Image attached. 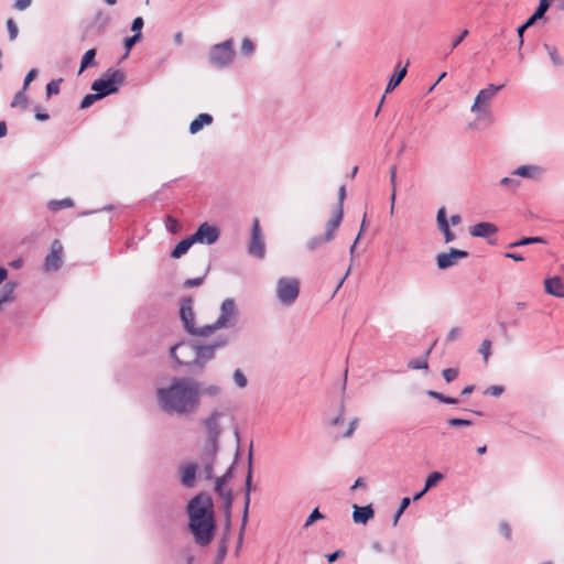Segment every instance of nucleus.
I'll use <instances>...</instances> for the list:
<instances>
[{"label":"nucleus","instance_id":"nucleus-52","mask_svg":"<svg viewBox=\"0 0 564 564\" xmlns=\"http://www.w3.org/2000/svg\"><path fill=\"white\" fill-rule=\"evenodd\" d=\"M458 373L457 368H446L442 371L443 378L447 383L453 382L458 377Z\"/></svg>","mask_w":564,"mask_h":564},{"label":"nucleus","instance_id":"nucleus-35","mask_svg":"<svg viewBox=\"0 0 564 564\" xmlns=\"http://www.w3.org/2000/svg\"><path fill=\"white\" fill-rule=\"evenodd\" d=\"M426 394L433 399L438 400L442 403H445V404H457L458 403V399L453 398V397H447L437 391L429 390L426 392Z\"/></svg>","mask_w":564,"mask_h":564},{"label":"nucleus","instance_id":"nucleus-13","mask_svg":"<svg viewBox=\"0 0 564 564\" xmlns=\"http://www.w3.org/2000/svg\"><path fill=\"white\" fill-rule=\"evenodd\" d=\"M63 245L59 240H54L50 253L45 257L43 270L46 273L56 272L63 264Z\"/></svg>","mask_w":564,"mask_h":564},{"label":"nucleus","instance_id":"nucleus-63","mask_svg":"<svg viewBox=\"0 0 564 564\" xmlns=\"http://www.w3.org/2000/svg\"><path fill=\"white\" fill-rule=\"evenodd\" d=\"M32 3V0H15L14 8L17 10L23 11L28 9Z\"/></svg>","mask_w":564,"mask_h":564},{"label":"nucleus","instance_id":"nucleus-8","mask_svg":"<svg viewBox=\"0 0 564 564\" xmlns=\"http://www.w3.org/2000/svg\"><path fill=\"white\" fill-rule=\"evenodd\" d=\"M245 488H246L245 498H243L245 503H243L241 527H240L239 536H238V546H240L242 543L245 528L248 522L250 495H251V490H252V444L250 445L249 455H248V473L246 476Z\"/></svg>","mask_w":564,"mask_h":564},{"label":"nucleus","instance_id":"nucleus-22","mask_svg":"<svg viewBox=\"0 0 564 564\" xmlns=\"http://www.w3.org/2000/svg\"><path fill=\"white\" fill-rule=\"evenodd\" d=\"M352 520L355 523L366 524L375 517V510L371 505L364 507L354 505Z\"/></svg>","mask_w":564,"mask_h":564},{"label":"nucleus","instance_id":"nucleus-16","mask_svg":"<svg viewBox=\"0 0 564 564\" xmlns=\"http://www.w3.org/2000/svg\"><path fill=\"white\" fill-rule=\"evenodd\" d=\"M224 416V413L220 411H213L210 415L204 421V425L207 432V438L210 441H218L221 427L219 424L220 419Z\"/></svg>","mask_w":564,"mask_h":564},{"label":"nucleus","instance_id":"nucleus-23","mask_svg":"<svg viewBox=\"0 0 564 564\" xmlns=\"http://www.w3.org/2000/svg\"><path fill=\"white\" fill-rule=\"evenodd\" d=\"M344 217V209L337 208L335 213L333 214L332 218L326 224V231L324 235H326V239L333 240L335 238V231L338 229L343 221Z\"/></svg>","mask_w":564,"mask_h":564},{"label":"nucleus","instance_id":"nucleus-56","mask_svg":"<svg viewBox=\"0 0 564 564\" xmlns=\"http://www.w3.org/2000/svg\"><path fill=\"white\" fill-rule=\"evenodd\" d=\"M143 25H144L143 18L137 17L135 19H133V21L131 23V31L133 32V34H142L141 31L143 29Z\"/></svg>","mask_w":564,"mask_h":564},{"label":"nucleus","instance_id":"nucleus-43","mask_svg":"<svg viewBox=\"0 0 564 564\" xmlns=\"http://www.w3.org/2000/svg\"><path fill=\"white\" fill-rule=\"evenodd\" d=\"M74 205L73 200L70 198H64L61 200H51L48 203L50 209L57 210L62 208H68Z\"/></svg>","mask_w":564,"mask_h":564},{"label":"nucleus","instance_id":"nucleus-64","mask_svg":"<svg viewBox=\"0 0 564 564\" xmlns=\"http://www.w3.org/2000/svg\"><path fill=\"white\" fill-rule=\"evenodd\" d=\"M390 184H391V188H397V166L395 165H392L390 167Z\"/></svg>","mask_w":564,"mask_h":564},{"label":"nucleus","instance_id":"nucleus-24","mask_svg":"<svg viewBox=\"0 0 564 564\" xmlns=\"http://www.w3.org/2000/svg\"><path fill=\"white\" fill-rule=\"evenodd\" d=\"M512 174L530 180H536L543 174V169L538 165H521L517 167Z\"/></svg>","mask_w":564,"mask_h":564},{"label":"nucleus","instance_id":"nucleus-50","mask_svg":"<svg viewBox=\"0 0 564 564\" xmlns=\"http://www.w3.org/2000/svg\"><path fill=\"white\" fill-rule=\"evenodd\" d=\"M7 29L9 32V40L14 41L18 37L19 29L13 19L10 18L7 20Z\"/></svg>","mask_w":564,"mask_h":564},{"label":"nucleus","instance_id":"nucleus-7","mask_svg":"<svg viewBox=\"0 0 564 564\" xmlns=\"http://www.w3.org/2000/svg\"><path fill=\"white\" fill-rule=\"evenodd\" d=\"M227 343L228 340L226 338H218L210 344H202L199 340H197L194 369L203 370L207 362L215 358L216 351L220 348H224Z\"/></svg>","mask_w":564,"mask_h":564},{"label":"nucleus","instance_id":"nucleus-48","mask_svg":"<svg viewBox=\"0 0 564 564\" xmlns=\"http://www.w3.org/2000/svg\"><path fill=\"white\" fill-rule=\"evenodd\" d=\"M446 424L449 427H464L473 425V421L467 419L452 417L446 421Z\"/></svg>","mask_w":564,"mask_h":564},{"label":"nucleus","instance_id":"nucleus-36","mask_svg":"<svg viewBox=\"0 0 564 564\" xmlns=\"http://www.w3.org/2000/svg\"><path fill=\"white\" fill-rule=\"evenodd\" d=\"M543 47H544V48H545V51L547 52V54H549V56H550V58H551V61H552V63H553V65H554V66H557V67H558V66H562V65H563V59H562V57L558 55L557 50H556L554 46H552V45H550V44H547V43H544V44H543Z\"/></svg>","mask_w":564,"mask_h":564},{"label":"nucleus","instance_id":"nucleus-1","mask_svg":"<svg viewBox=\"0 0 564 564\" xmlns=\"http://www.w3.org/2000/svg\"><path fill=\"white\" fill-rule=\"evenodd\" d=\"M156 395L164 412L191 414L200 403V382L192 378H174L169 387L158 389Z\"/></svg>","mask_w":564,"mask_h":564},{"label":"nucleus","instance_id":"nucleus-47","mask_svg":"<svg viewBox=\"0 0 564 564\" xmlns=\"http://www.w3.org/2000/svg\"><path fill=\"white\" fill-rule=\"evenodd\" d=\"M478 350L482 355L485 364H487L491 355V341L489 339L482 340Z\"/></svg>","mask_w":564,"mask_h":564},{"label":"nucleus","instance_id":"nucleus-61","mask_svg":"<svg viewBox=\"0 0 564 564\" xmlns=\"http://www.w3.org/2000/svg\"><path fill=\"white\" fill-rule=\"evenodd\" d=\"M37 76V69L32 68L25 76L24 83H23V90H26L30 83Z\"/></svg>","mask_w":564,"mask_h":564},{"label":"nucleus","instance_id":"nucleus-5","mask_svg":"<svg viewBox=\"0 0 564 564\" xmlns=\"http://www.w3.org/2000/svg\"><path fill=\"white\" fill-rule=\"evenodd\" d=\"M276 299L285 307L292 306L300 294V281L296 278L281 276L276 281Z\"/></svg>","mask_w":564,"mask_h":564},{"label":"nucleus","instance_id":"nucleus-58","mask_svg":"<svg viewBox=\"0 0 564 564\" xmlns=\"http://www.w3.org/2000/svg\"><path fill=\"white\" fill-rule=\"evenodd\" d=\"M532 25L533 24H530L529 23V19H528L522 25H520L517 29V34H518V37H519V50H521L522 46H523V34H524L525 30L529 29Z\"/></svg>","mask_w":564,"mask_h":564},{"label":"nucleus","instance_id":"nucleus-11","mask_svg":"<svg viewBox=\"0 0 564 564\" xmlns=\"http://www.w3.org/2000/svg\"><path fill=\"white\" fill-rule=\"evenodd\" d=\"M191 236L195 243L210 246L214 245L219 239L220 230L215 225L203 223Z\"/></svg>","mask_w":564,"mask_h":564},{"label":"nucleus","instance_id":"nucleus-49","mask_svg":"<svg viewBox=\"0 0 564 564\" xmlns=\"http://www.w3.org/2000/svg\"><path fill=\"white\" fill-rule=\"evenodd\" d=\"M63 82L62 78L53 79L46 85V96L51 97L53 95H57L59 93V85Z\"/></svg>","mask_w":564,"mask_h":564},{"label":"nucleus","instance_id":"nucleus-62","mask_svg":"<svg viewBox=\"0 0 564 564\" xmlns=\"http://www.w3.org/2000/svg\"><path fill=\"white\" fill-rule=\"evenodd\" d=\"M460 335V328L459 327H453L447 334L446 340L447 341H454L458 338Z\"/></svg>","mask_w":564,"mask_h":564},{"label":"nucleus","instance_id":"nucleus-30","mask_svg":"<svg viewBox=\"0 0 564 564\" xmlns=\"http://www.w3.org/2000/svg\"><path fill=\"white\" fill-rule=\"evenodd\" d=\"M228 535L227 531H225L224 536L219 541V546L217 551V555L215 558V564H223L227 552H228Z\"/></svg>","mask_w":564,"mask_h":564},{"label":"nucleus","instance_id":"nucleus-4","mask_svg":"<svg viewBox=\"0 0 564 564\" xmlns=\"http://www.w3.org/2000/svg\"><path fill=\"white\" fill-rule=\"evenodd\" d=\"M126 75L121 69H108L102 78H98L91 84V89L105 98L117 93Z\"/></svg>","mask_w":564,"mask_h":564},{"label":"nucleus","instance_id":"nucleus-41","mask_svg":"<svg viewBox=\"0 0 564 564\" xmlns=\"http://www.w3.org/2000/svg\"><path fill=\"white\" fill-rule=\"evenodd\" d=\"M110 18L102 11H98L95 15V23L98 25V31L102 32L109 24Z\"/></svg>","mask_w":564,"mask_h":564},{"label":"nucleus","instance_id":"nucleus-42","mask_svg":"<svg viewBox=\"0 0 564 564\" xmlns=\"http://www.w3.org/2000/svg\"><path fill=\"white\" fill-rule=\"evenodd\" d=\"M25 90H21V91H18L14 97H13V100L11 102V107L15 108V107H22V108H26L28 107V97L26 95L24 94Z\"/></svg>","mask_w":564,"mask_h":564},{"label":"nucleus","instance_id":"nucleus-12","mask_svg":"<svg viewBox=\"0 0 564 564\" xmlns=\"http://www.w3.org/2000/svg\"><path fill=\"white\" fill-rule=\"evenodd\" d=\"M503 88V85L496 86L494 84L488 85V87L481 89L471 106V111L476 113H486V106L491 101L495 95Z\"/></svg>","mask_w":564,"mask_h":564},{"label":"nucleus","instance_id":"nucleus-44","mask_svg":"<svg viewBox=\"0 0 564 564\" xmlns=\"http://www.w3.org/2000/svg\"><path fill=\"white\" fill-rule=\"evenodd\" d=\"M142 39V34H133L129 37H126L124 41H123V46L126 48V54L124 56H127L131 48L141 41Z\"/></svg>","mask_w":564,"mask_h":564},{"label":"nucleus","instance_id":"nucleus-53","mask_svg":"<svg viewBox=\"0 0 564 564\" xmlns=\"http://www.w3.org/2000/svg\"><path fill=\"white\" fill-rule=\"evenodd\" d=\"M254 52V44L248 37H245L241 42V53L243 55H251Z\"/></svg>","mask_w":564,"mask_h":564},{"label":"nucleus","instance_id":"nucleus-28","mask_svg":"<svg viewBox=\"0 0 564 564\" xmlns=\"http://www.w3.org/2000/svg\"><path fill=\"white\" fill-rule=\"evenodd\" d=\"M218 452V441H210L207 438V443L202 452L203 460H215L216 454Z\"/></svg>","mask_w":564,"mask_h":564},{"label":"nucleus","instance_id":"nucleus-18","mask_svg":"<svg viewBox=\"0 0 564 564\" xmlns=\"http://www.w3.org/2000/svg\"><path fill=\"white\" fill-rule=\"evenodd\" d=\"M181 484L185 488H193L196 482L197 465L195 463H187L180 466Z\"/></svg>","mask_w":564,"mask_h":564},{"label":"nucleus","instance_id":"nucleus-25","mask_svg":"<svg viewBox=\"0 0 564 564\" xmlns=\"http://www.w3.org/2000/svg\"><path fill=\"white\" fill-rule=\"evenodd\" d=\"M214 121V118L209 113H199L191 123L188 127V131L191 134L198 133L205 126L212 124Z\"/></svg>","mask_w":564,"mask_h":564},{"label":"nucleus","instance_id":"nucleus-20","mask_svg":"<svg viewBox=\"0 0 564 564\" xmlns=\"http://www.w3.org/2000/svg\"><path fill=\"white\" fill-rule=\"evenodd\" d=\"M545 293L564 299V283L558 275H554L544 280Z\"/></svg>","mask_w":564,"mask_h":564},{"label":"nucleus","instance_id":"nucleus-60","mask_svg":"<svg viewBox=\"0 0 564 564\" xmlns=\"http://www.w3.org/2000/svg\"><path fill=\"white\" fill-rule=\"evenodd\" d=\"M500 184L511 189H516L520 185V182L517 178L503 177L500 180Z\"/></svg>","mask_w":564,"mask_h":564},{"label":"nucleus","instance_id":"nucleus-55","mask_svg":"<svg viewBox=\"0 0 564 564\" xmlns=\"http://www.w3.org/2000/svg\"><path fill=\"white\" fill-rule=\"evenodd\" d=\"M468 33H469V32H468V30H467V29H465V30H463V31L460 32V34H459V35H457V36L453 40V42H452V44H451V47H449V51H448V53L446 54V56H447V55H448L453 50H455V48H456V47H457V46H458V45H459V44L465 40V37L468 35Z\"/></svg>","mask_w":564,"mask_h":564},{"label":"nucleus","instance_id":"nucleus-9","mask_svg":"<svg viewBox=\"0 0 564 564\" xmlns=\"http://www.w3.org/2000/svg\"><path fill=\"white\" fill-rule=\"evenodd\" d=\"M247 252L249 256L254 257L257 259H263L265 256L264 238L258 218H254L252 221Z\"/></svg>","mask_w":564,"mask_h":564},{"label":"nucleus","instance_id":"nucleus-46","mask_svg":"<svg viewBox=\"0 0 564 564\" xmlns=\"http://www.w3.org/2000/svg\"><path fill=\"white\" fill-rule=\"evenodd\" d=\"M102 99L97 93L86 95L80 101V109L89 108L97 100Z\"/></svg>","mask_w":564,"mask_h":564},{"label":"nucleus","instance_id":"nucleus-27","mask_svg":"<svg viewBox=\"0 0 564 564\" xmlns=\"http://www.w3.org/2000/svg\"><path fill=\"white\" fill-rule=\"evenodd\" d=\"M330 241V239H326V235L314 236L306 241L305 248L307 251L314 252Z\"/></svg>","mask_w":564,"mask_h":564},{"label":"nucleus","instance_id":"nucleus-34","mask_svg":"<svg viewBox=\"0 0 564 564\" xmlns=\"http://www.w3.org/2000/svg\"><path fill=\"white\" fill-rule=\"evenodd\" d=\"M546 240L543 237H523L517 241L509 243V248H517L522 246H528L532 243H545Z\"/></svg>","mask_w":564,"mask_h":564},{"label":"nucleus","instance_id":"nucleus-59","mask_svg":"<svg viewBox=\"0 0 564 564\" xmlns=\"http://www.w3.org/2000/svg\"><path fill=\"white\" fill-rule=\"evenodd\" d=\"M503 386H490L484 391V393L492 397H500L503 393Z\"/></svg>","mask_w":564,"mask_h":564},{"label":"nucleus","instance_id":"nucleus-51","mask_svg":"<svg viewBox=\"0 0 564 564\" xmlns=\"http://www.w3.org/2000/svg\"><path fill=\"white\" fill-rule=\"evenodd\" d=\"M324 516L319 512V509L318 508H315L311 514L307 517L305 523H304V528L307 529L308 527H311L315 521L317 520H321L323 519Z\"/></svg>","mask_w":564,"mask_h":564},{"label":"nucleus","instance_id":"nucleus-21","mask_svg":"<svg viewBox=\"0 0 564 564\" xmlns=\"http://www.w3.org/2000/svg\"><path fill=\"white\" fill-rule=\"evenodd\" d=\"M498 228L496 225L487 221L478 223L469 227V234L473 237L488 238L497 234Z\"/></svg>","mask_w":564,"mask_h":564},{"label":"nucleus","instance_id":"nucleus-26","mask_svg":"<svg viewBox=\"0 0 564 564\" xmlns=\"http://www.w3.org/2000/svg\"><path fill=\"white\" fill-rule=\"evenodd\" d=\"M195 243L192 236H187L184 239H182L172 250L171 257L173 259H180L182 256H184L189 248Z\"/></svg>","mask_w":564,"mask_h":564},{"label":"nucleus","instance_id":"nucleus-37","mask_svg":"<svg viewBox=\"0 0 564 564\" xmlns=\"http://www.w3.org/2000/svg\"><path fill=\"white\" fill-rule=\"evenodd\" d=\"M221 393V388L217 384H208L205 386L200 382V397L202 395H208L212 398H215Z\"/></svg>","mask_w":564,"mask_h":564},{"label":"nucleus","instance_id":"nucleus-39","mask_svg":"<svg viewBox=\"0 0 564 564\" xmlns=\"http://www.w3.org/2000/svg\"><path fill=\"white\" fill-rule=\"evenodd\" d=\"M232 470H234V466L231 465L223 476L216 478L215 491H220L223 489H226L224 486L232 477Z\"/></svg>","mask_w":564,"mask_h":564},{"label":"nucleus","instance_id":"nucleus-33","mask_svg":"<svg viewBox=\"0 0 564 564\" xmlns=\"http://www.w3.org/2000/svg\"><path fill=\"white\" fill-rule=\"evenodd\" d=\"M435 344H436V341L425 351L423 357L417 358V359H412L408 366L412 369H427L429 368L427 357L430 356Z\"/></svg>","mask_w":564,"mask_h":564},{"label":"nucleus","instance_id":"nucleus-2","mask_svg":"<svg viewBox=\"0 0 564 564\" xmlns=\"http://www.w3.org/2000/svg\"><path fill=\"white\" fill-rule=\"evenodd\" d=\"M188 516V529L194 536V541L200 545H208L216 532V520L214 503L208 494L200 492L193 497L186 507Z\"/></svg>","mask_w":564,"mask_h":564},{"label":"nucleus","instance_id":"nucleus-38","mask_svg":"<svg viewBox=\"0 0 564 564\" xmlns=\"http://www.w3.org/2000/svg\"><path fill=\"white\" fill-rule=\"evenodd\" d=\"M218 329H223V328L217 327V321H215V323H213L210 325H206L203 327H196L195 334H193V335L200 336V337H207Z\"/></svg>","mask_w":564,"mask_h":564},{"label":"nucleus","instance_id":"nucleus-15","mask_svg":"<svg viewBox=\"0 0 564 564\" xmlns=\"http://www.w3.org/2000/svg\"><path fill=\"white\" fill-rule=\"evenodd\" d=\"M469 253L465 250L451 248L448 252H442L436 257V264L440 270H446L457 263L458 260L465 259Z\"/></svg>","mask_w":564,"mask_h":564},{"label":"nucleus","instance_id":"nucleus-31","mask_svg":"<svg viewBox=\"0 0 564 564\" xmlns=\"http://www.w3.org/2000/svg\"><path fill=\"white\" fill-rule=\"evenodd\" d=\"M550 8V0H540L534 13L528 18L530 24H534L538 20L542 19Z\"/></svg>","mask_w":564,"mask_h":564},{"label":"nucleus","instance_id":"nucleus-29","mask_svg":"<svg viewBox=\"0 0 564 564\" xmlns=\"http://www.w3.org/2000/svg\"><path fill=\"white\" fill-rule=\"evenodd\" d=\"M406 75V66L395 72L391 77L386 88V94L394 90Z\"/></svg>","mask_w":564,"mask_h":564},{"label":"nucleus","instance_id":"nucleus-3","mask_svg":"<svg viewBox=\"0 0 564 564\" xmlns=\"http://www.w3.org/2000/svg\"><path fill=\"white\" fill-rule=\"evenodd\" d=\"M236 56L235 41L232 37L214 44L208 51V63L219 69H224L231 65Z\"/></svg>","mask_w":564,"mask_h":564},{"label":"nucleus","instance_id":"nucleus-17","mask_svg":"<svg viewBox=\"0 0 564 564\" xmlns=\"http://www.w3.org/2000/svg\"><path fill=\"white\" fill-rule=\"evenodd\" d=\"M436 223L438 229L442 231L444 236V241L446 243H449L456 239L455 234L449 228V223L446 216V208L444 206L437 210Z\"/></svg>","mask_w":564,"mask_h":564},{"label":"nucleus","instance_id":"nucleus-40","mask_svg":"<svg viewBox=\"0 0 564 564\" xmlns=\"http://www.w3.org/2000/svg\"><path fill=\"white\" fill-rule=\"evenodd\" d=\"M444 478V475L440 471H433L431 473L426 480H425V485H424V491H429L431 488H433L434 486H436V484L438 481H441L442 479Z\"/></svg>","mask_w":564,"mask_h":564},{"label":"nucleus","instance_id":"nucleus-14","mask_svg":"<svg viewBox=\"0 0 564 564\" xmlns=\"http://www.w3.org/2000/svg\"><path fill=\"white\" fill-rule=\"evenodd\" d=\"M180 317L183 323L185 330L188 334H195V314L193 311V300L191 297H184L181 302Z\"/></svg>","mask_w":564,"mask_h":564},{"label":"nucleus","instance_id":"nucleus-45","mask_svg":"<svg viewBox=\"0 0 564 564\" xmlns=\"http://www.w3.org/2000/svg\"><path fill=\"white\" fill-rule=\"evenodd\" d=\"M232 378L238 388L243 389L247 387V384H248L247 377L240 369L235 370Z\"/></svg>","mask_w":564,"mask_h":564},{"label":"nucleus","instance_id":"nucleus-54","mask_svg":"<svg viewBox=\"0 0 564 564\" xmlns=\"http://www.w3.org/2000/svg\"><path fill=\"white\" fill-rule=\"evenodd\" d=\"M204 462V475L207 480L212 479L214 477V463L215 460H203Z\"/></svg>","mask_w":564,"mask_h":564},{"label":"nucleus","instance_id":"nucleus-32","mask_svg":"<svg viewBox=\"0 0 564 564\" xmlns=\"http://www.w3.org/2000/svg\"><path fill=\"white\" fill-rule=\"evenodd\" d=\"M95 57H96V48H90V50L86 51V53L82 57L80 68L78 70V74L83 73L88 67L95 66L96 65Z\"/></svg>","mask_w":564,"mask_h":564},{"label":"nucleus","instance_id":"nucleus-57","mask_svg":"<svg viewBox=\"0 0 564 564\" xmlns=\"http://www.w3.org/2000/svg\"><path fill=\"white\" fill-rule=\"evenodd\" d=\"M204 280H205V275L203 276H198V278H193V279H186L183 283L184 288H187V289H191V288H196V286H199L204 283Z\"/></svg>","mask_w":564,"mask_h":564},{"label":"nucleus","instance_id":"nucleus-10","mask_svg":"<svg viewBox=\"0 0 564 564\" xmlns=\"http://www.w3.org/2000/svg\"><path fill=\"white\" fill-rule=\"evenodd\" d=\"M239 316L238 307L234 299H225L220 304V313L217 321V327L230 328L237 324Z\"/></svg>","mask_w":564,"mask_h":564},{"label":"nucleus","instance_id":"nucleus-19","mask_svg":"<svg viewBox=\"0 0 564 564\" xmlns=\"http://www.w3.org/2000/svg\"><path fill=\"white\" fill-rule=\"evenodd\" d=\"M224 501V513L226 518L225 531L230 532L231 529V507L234 501V494L231 489H223L216 491Z\"/></svg>","mask_w":564,"mask_h":564},{"label":"nucleus","instance_id":"nucleus-6","mask_svg":"<svg viewBox=\"0 0 564 564\" xmlns=\"http://www.w3.org/2000/svg\"><path fill=\"white\" fill-rule=\"evenodd\" d=\"M197 340L180 341L173 345L169 352L171 358L180 366L195 368Z\"/></svg>","mask_w":564,"mask_h":564}]
</instances>
